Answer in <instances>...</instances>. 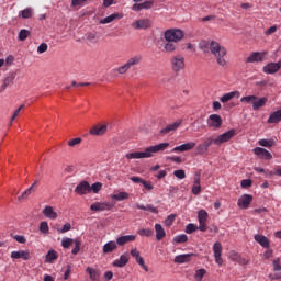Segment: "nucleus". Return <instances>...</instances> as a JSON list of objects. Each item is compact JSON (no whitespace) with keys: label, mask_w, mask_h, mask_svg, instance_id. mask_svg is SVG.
I'll return each mask as SVG.
<instances>
[{"label":"nucleus","mask_w":281,"mask_h":281,"mask_svg":"<svg viewBox=\"0 0 281 281\" xmlns=\"http://www.w3.org/2000/svg\"><path fill=\"white\" fill-rule=\"evenodd\" d=\"M200 49L204 54H211L216 58L217 65L220 67H225L227 65V60H225V56H227V49L223 47L216 41H203L200 43Z\"/></svg>","instance_id":"f257e3e1"},{"label":"nucleus","mask_w":281,"mask_h":281,"mask_svg":"<svg viewBox=\"0 0 281 281\" xmlns=\"http://www.w3.org/2000/svg\"><path fill=\"white\" fill-rule=\"evenodd\" d=\"M170 143H160L158 145L149 146L144 151H134L125 155L127 159H150L155 153H164Z\"/></svg>","instance_id":"f03ea898"},{"label":"nucleus","mask_w":281,"mask_h":281,"mask_svg":"<svg viewBox=\"0 0 281 281\" xmlns=\"http://www.w3.org/2000/svg\"><path fill=\"white\" fill-rule=\"evenodd\" d=\"M207 211L205 210H200L198 212V221H199V225L194 224V223H190L187 224L186 226V234H194V232H196L198 229L200 232H207Z\"/></svg>","instance_id":"7ed1b4c3"},{"label":"nucleus","mask_w":281,"mask_h":281,"mask_svg":"<svg viewBox=\"0 0 281 281\" xmlns=\"http://www.w3.org/2000/svg\"><path fill=\"white\" fill-rule=\"evenodd\" d=\"M241 104H252L254 111H260L267 104V97L258 98L257 95H246L240 99Z\"/></svg>","instance_id":"20e7f679"},{"label":"nucleus","mask_w":281,"mask_h":281,"mask_svg":"<svg viewBox=\"0 0 281 281\" xmlns=\"http://www.w3.org/2000/svg\"><path fill=\"white\" fill-rule=\"evenodd\" d=\"M170 67L173 74H180V71L186 69V57L182 54L171 56Z\"/></svg>","instance_id":"39448f33"},{"label":"nucleus","mask_w":281,"mask_h":281,"mask_svg":"<svg viewBox=\"0 0 281 281\" xmlns=\"http://www.w3.org/2000/svg\"><path fill=\"white\" fill-rule=\"evenodd\" d=\"M183 36H186V34L181 29H168L164 32L165 41H169L171 43H179L180 41H183Z\"/></svg>","instance_id":"423d86ee"},{"label":"nucleus","mask_w":281,"mask_h":281,"mask_svg":"<svg viewBox=\"0 0 281 281\" xmlns=\"http://www.w3.org/2000/svg\"><path fill=\"white\" fill-rule=\"evenodd\" d=\"M213 254H214L216 265H218V267H222V265H223V257H222V255H223V245L220 241L214 243Z\"/></svg>","instance_id":"0eeeda50"},{"label":"nucleus","mask_w":281,"mask_h":281,"mask_svg":"<svg viewBox=\"0 0 281 281\" xmlns=\"http://www.w3.org/2000/svg\"><path fill=\"white\" fill-rule=\"evenodd\" d=\"M234 135H236V130H229V131L218 135L215 138V146H221V144H225L226 142H229V139H232V137H234Z\"/></svg>","instance_id":"6e6552de"},{"label":"nucleus","mask_w":281,"mask_h":281,"mask_svg":"<svg viewBox=\"0 0 281 281\" xmlns=\"http://www.w3.org/2000/svg\"><path fill=\"white\" fill-rule=\"evenodd\" d=\"M269 56V52H255L247 57L246 63H263L265 57Z\"/></svg>","instance_id":"1a4fd4ad"},{"label":"nucleus","mask_w":281,"mask_h":281,"mask_svg":"<svg viewBox=\"0 0 281 281\" xmlns=\"http://www.w3.org/2000/svg\"><path fill=\"white\" fill-rule=\"evenodd\" d=\"M153 25V22L148 19H139L132 23L133 30H148Z\"/></svg>","instance_id":"9d476101"},{"label":"nucleus","mask_w":281,"mask_h":281,"mask_svg":"<svg viewBox=\"0 0 281 281\" xmlns=\"http://www.w3.org/2000/svg\"><path fill=\"white\" fill-rule=\"evenodd\" d=\"M280 69H281V60H279L278 63H268L266 66H263L262 71L263 74L273 75V74H278Z\"/></svg>","instance_id":"9b49d317"},{"label":"nucleus","mask_w":281,"mask_h":281,"mask_svg":"<svg viewBox=\"0 0 281 281\" xmlns=\"http://www.w3.org/2000/svg\"><path fill=\"white\" fill-rule=\"evenodd\" d=\"M111 207H113V205L109 202H94L90 205L92 212H106L111 210Z\"/></svg>","instance_id":"f8f14e48"},{"label":"nucleus","mask_w":281,"mask_h":281,"mask_svg":"<svg viewBox=\"0 0 281 281\" xmlns=\"http://www.w3.org/2000/svg\"><path fill=\"white\" fill-rule=\"evenodd\" d=\"M195 147H196V143L189 142V143H184L182 145L173 147L171 149V153H188V150H192Z\"/></svg>","instance_id":"ddd939ff"},{"label":"nucleus","mask_w":281,"mask_h":281,"mask_svg":"<svg viewBox=\"0 0 281 281\" xmlns=\"http://www.w3.org/2000/svg\"><path fill=\"white\" fill-rule=\"evenodd\" d=\"M207 124L211 128H221L223 119L218 114H211L207 120Z\"/></svg>","instance_id":"4468645a"},{"label":"nucleus","mask_w":281,"mask_h":281,"mask_svg":"<svg viewBox=\"0 0 281 281\" xmlns=\"http://www.w3.org/2000/svg\"><path fill=\"white\" fill-rule=\"evenodd\" d=\"M155 5V2L153 0H147L142 3H135L132 7L133 12H142V10H150Z\"/></svg>","instance_id":"2eb2a0df"},{"label":"nucleus","mask_w":281,"mask_h":281,"mask_svg":"<svg viewBox=\"0 0 281 281\" xmlns=\"http://www.w3.org/2000/svg\"><path fill=\"white\" fill-rule=\"evenodd\" d=\"M75 192L82 196L83 194H89L91 192V184L87 181H81L75 189Z\"/></svg>","instance_id":"dca6fc26"},{"label":"nucleus","mask_w":281,"mask_h":281,"mask_svg":"<svg viewBox=\"0 0 281 281\" xmlns=\"http://www.w3.org/2000/svg\"><path fill=\"white\" fill-rule=\"evenodd\" d=\"M251 201H254V196H251L250 194H244L238 199V207H240L241 210H247V207L251 205Z\"/></svg>","instance_id":"f3484780"},{"label":"nucleus","mask_w":281,"mask_h":281,"mask_svg":"<svg viewBox=\"0 0 281 281\" xmlns=\"http://www.w3.org/2000/svg\"><path fill=\"white\" fill-rule=\"evenodd\" d=\"M252 151L255 155H257V157H259V159H267V160L273 159V155H271L269 150L262 147H256Z\"/></svg>","instance_id":"a211bd4d"},{"label":"nucleus","mask_w":281,"mask_h":281,"mask_svg":"<svg viewBox=\"0 0 281 281\" xmlns=\"http://www.w3.org/2000/svg\"><path fill=\"white\" fill-rule=\"evenodd\" d=\"M36 186H38V180H35L29 189L18 196V201H25L30 199V195L33 194V192H36Z\"/></svg>","instance_id":"6ab92c4d"},{"label":"nucleus","mask_w":281,"mask_h":281,"mask_svg":"<svg viewBox=\"0 0 281 281\" xmlns=\"http://www.w3.org/2000/svg\"><path fill=\"white\" fill-rule=\"evenodd\" d=\"M137 238L136 235H123V236H119L116 238V244L119 245V247H124V245H127V243H133L135 241Z\"/></svg>","instance_id":"aec40b11"},{"label":"nucleus","mask_w":281,"mask_h":281,"mask_svg":"<svg viewBox=\"0 0 281 281\" xmlns=\"http://www.w3.org/2000/svg\"><path fill=\"white\" fill-rule=\"evenodd\" d=\"M42 214L45 216V218H49L50 221H56V218H58V213L54 211V206H45Z\"/></svg>","instance_id":"412c9836"},{"label":"nucleus","mask_w":281,"mask_h":281,"mask_svg":"<svg viewBox=\"0 0 281 281\" xmlns=\"http://www.w3.org/2000/svg\"><path fill=\"white\" fill-rule=\"evenodd\" d=\"M256 243H258L263 249H269L271 247V243L269 241V238L265 235L256 234L254 236Z\"/></svg>","instance_id":"4be33fe9"},{"label":"nucleus","mask_w":281,"mask_h":281,"mask_svg":"<svg viewBox=\"0 0 281 281\" xmlns=\"http://www.w3.org/2000/svg\"><path fill=\"white\" fill-rule=\"evenodd\" d=\"M11 258L13 260H27L30 258V251L29 250H19V251H12Z\"/></svg>","instance_id":"5701e85b"},{"label":"nucleus","mask_w":281,"mask_h":281,"mask_svg":"<svg viewBox=\"0 0 281 281\" xmlns=\"http://www.w3.org/2000/svg\"><path fill=\"white\" fill-rule=\"evenodd\" d=\"M234 98H240V92L239 91L227 92L220 98V102H223V104H225L226 102H229V100H234Z\"/></svg>","instance_id":"b1692460"},{"label":"nucleus","mask_w":281,"mask_h":281,"mask_svg":"<svg viewBox=\"0 0 281 281\" xmlns=\"http://www.w3.org/2000/svg\"><path fill=\"white\" fill-rule=\"evenodd\" d=\"M181 124H183V120H178V121L167 125L165 128H162L160 131V133L168 134V133H170L172 131H177V128H179V126H181Z\"/></svg>","instance_id":"393cba45"},{"label":"nucleus","mask_w":281,"mask_h":281,"mask_svg":"<svg viewBox=\"0 0 281 281\" xmlns=\"http://www.w3.org/2000/svg\"><path fill=\"white\" fill-rule=\"evenodd\" d=\"M128 260H130L128 254H123L120 256L119 259L114 260L112 265L113 267L124 268L125 265H128Z\"/></svg>","instance_id":"a878e982"},{"label":"nucleus","mask_w":281,"mask_h":281,"mask_svg":"<svg viewBox=\"0 0 281 281\" xmlns=\"http://www.w3.org/2000/svg\"><path fill=\"white\" fill-rule=\"evenodd\" d=\"M192 194H201V173H196L194 177Z\"/></svg>","instance_id":"bb28decb"},{"label":"nucleus","mask_w":281,"mask_h":281,"mask_svg":"<svg viewBox=\"0 0 281 281\" xmlns=\"http://www.w3.org/2000/svg\"><path fill=\"white\" fill-rule=\"evenodd\" d=\"M120 19H122V14H120V13H113V14H111V15H109V16H105V18L101 19V20L99 21V23H100L101 25H106V23H113V21H117V20H120Z\"/></svg>","instance_id":"cd10ccee"},{"label":"nucleus","mask_w":281,"mask_h":281,"mask_svg":"<svg viewBox=\"0 0 281 281\" xmlns=\"http://www.w3.org/2000/svg\"><path fill=\"white\" fill-rule=\"evenodd\" d=\"M117 241L110 240L103 246V254H113L117 249Z\"/></svg>","instance_id":"c85d7f7f"},{"label":"nucleus","mask_w":281,"mask_h":281,"mask_svg":"<svg viewBox=\"0 0 281 281\" xmlns=\"http://www.w3.org/2000/svg\"><path fill=\"white\" fill-rule=\"evenodd\" d=\"M155 232H156V240H164L166 238V229L161 224H155Z\"/></svg>","instance_id":"c756f323"},{"label":"nucleus","mask_w":281,"mask_h":281,"mask_svg":"<svg viewBox=\"0 0 281 281\" xmlns=\"http://www.w3.org/2000/svg\"><path fill=\"white\" fill-rule=\"evenodd\" d=\"M194 256L193 254H183V255H178L175 257L173 262L178 265H183L186 262H190V257Z\"/></svg>","instance_id":"7c9ffc66"},{"label":"nucleus","mask_w":281,"mask_h":281,"mask_svg":"<svg viewBox=\"0 0 281 281\" xmlns=\"http://www.w3.org/2000/svg\"><path fill=\"white\" fill-rule=\"evenodd\" d=\"M106 131H108L106 125L93 126L90 130V135H97V136L104 135V133H106Z\"/></svg>","instance_id":"2f4dec72"},{"label":"nucleus","mask_w":281,"mask_h":281,"mask_svg":"<svg viewBox=\"0 0 281 281\" xmlns=\"http://www.w3.org/2000/svg\"><path fill=\"white\" fill-rule=\"evenodd\" d=\"M142 63V55H135L131 57L125 65L131 69L132 67H135L136 65H139Z\"/></svg>","instance_id":"473e14b6"},{"label":"nucleus","mask_w":281,"mask_h":281,"mask_svg":"<svg viewBox=\"0 0 281 281\" xmlns=\"http://www.w3.org/2000/svg\"><path fill=\"white\" fill-rule=\"evenodd\" d=\"M164 52H166L167 54H172L173 52H177V43L166 41L164 45Z\"/></svg>","instance_id":"72a5a7b5"},{"label":"nucleus","mask_w":281,"mask_h":281,"mask_svg":"<svg viewBox=\"0 0 281 281\" xmlns=\"http://www.w3.org/2000/svg\"><path fill=\"white\" fill-rule=\"evenodd\" d=\"M278 122H281V110L271 113L268 119L269 124H278Z\"/></svg>","instance_id":"f704fd0d"},{"label":"nucleus","mask_w":281,"mask_h":281,"mask_svg":"<svg viewBox=\"0 0 281 281\" xmlns=\"http://www.w3.org/2000/svg\"><path fill=\"white\" fill-rule=\"evenodd\" d=\"M86 273L89 274L90 280H92V281H98V280H100V272H99L97 269H93V268H91V267H88V268L86 269Z\"/></svg>","instance_id":"c9c22d12"},{"label":"nucleus","mask_w":281,"mask_h":281,"mask_svg":"<svg viewBox=\"0 0 281 281\" xmlns=\"http://www.w3.org/2000/svg\"><path fill=\"white\" fill-rule=\"evenodd\" d=\"M128 196H130L128 192L122 191V192L111 195V199L113 201H126V199H128Z\"/></svg>","instance_id":"e433bc0d"},{"label":"nucleus","mask_w":281,"mask_h":281,"mask_svg":"<svg viewBox=\"0 0 281 281\" xmlns=\"http://www.w3.org/2000/svg\"><path fill=\"white\" fill-rule=\"evenodd\" d=\"M16 78V76H14V74H9L2 83V89L5 90L8 89L9 85H12L14 82V79Z\"/></svg>","instance_id":"4c0bfd02"},{"label":"nucleus","mask_w":281,"mask_h":281,"mask_svg":"<svg viewBox=\"0 0 281 281\" xmlns=\"http://www.w3.org/2000/svg\"><path fill=\"white\" fill-rule=\"evenodd\" d=\"M58 259V252L54 249L48 250V252L46 254L45 257V262H52L53 260H57Z\"/></svg>","instance_id":"58836bf2"},{"label":"nucleus","mask_w":281,"mask_h":281,"mask_svg":"<svg viewBox=\"0 0 281 281\" xmlns=\"http://www.w3.org/2000/svg\"><path fill=\"white\" fill-rule=\"evenodd\" d=\"M75 243H76V239L65 237L61 239V247L64 249H69V247H71V245H74Z\"/></svg>","instance_id":"ea45409f"},{"label":"nucleus","mask_w":281,"mask_h":281,"mask_svg":"<svg viewBox=\"0 0 281 281\" xmlns=\"http://www.w3.org/2000/svg\"><path fill=\"white\" fill-rule=\"evenodd\" d=\"M258 144L259 146H263V148H271V146L276 144V140L262 138V139H259Z\"/></svg>","instance_id":"a19ab883"},{"label":"nucleus","mask_w":281,"mask_h":281,"mask_svg":"<svg viewBox=\"0 0 281 281\" xmlns=\"http://www.w3.org/2000/svg\"><path fill=\"white\" fill-rule=\"evenodd\" d=\"M207 147L204 146V144L201 142L196 147H195V155H207Z\"/></svg>","instance_id":"79ce46f5"},{"label":"nucleus","mask_w":281,"mask_h":281,"mask_svg":"<svg viewBox=\"0 0 281 281\" xmlns=\"http://www.w3.org/2000/svg\"><path fill=\"white\" fill-rule=\"evenodd\" d=\"M128 66L126 64H124L123 66L119 67V68H114L112 70V74H120L121 76H124V74H126L128 71Z\"/></svg>","instance_id":"37998d69"},{"label":"nucleus","mask_w":281,"mask_h":281,"mask_svg":"<svg viewBox=\"0 0 281 281\" xmlns=\"http://www.w3.org/2000/svg\"><path fill=\"white\" fill-rule=\"evenodd\" d=\"M205 273H207V270H205L204 268L196 270L194 274L195 280L196 281L203 280V277L205 276Z\"/></svg>","instance_id":"c03bdc74"},{"label":"nucleus","mask_w":281,"mask_h":281,"mask_svg":"<svg viewBox=\"0 0 281 281\" xmlns=\"http://www.w3.org/2000/svg\"><path fill=\"white\" fill-rule=\"evenodd\" d=\"M202 143L204 144L206 149L210 150V146H212V144H214L216 146V138H212V136H210V137H206L205 139H203Z\"/></svg>","instance_id":"a18cd8bd"},{"label":"nucleus","mask_w":281,"mask_h":281,"mask_svg":"<svg viewBox=\"0 0 281 281\" xmlns=\"http://www.w3.org/2000/svg\"><path fill=\"white\" fill-rule=\"evenodd\" d=\"M27 36H30V31H29V30H25V29H22V30L19 32L18 38H19V41H26V40H27Z\"/></svg>","instance_id":"49530a36"},{"label":"nucleus","mask_w":281,"mask_h":281,"mask_svg":"<svg viewBox=\"0 0 281 281\" xmlns=\"http://www.w3.org/2000/svg\"><path fill=\"white\" fill-rule=\"evenodd\" d=\"M173 241L181 244V243H188V235L181 234L173 237Z\"/></svg>","instance_id":"de8ad7c7"},{"label":"nucleus","mask_w":281,"mask_h":281,"mask_svg":"<svg viewBox=\"0 0 281 281\" xmlns=\"http://www.w3.org/2000/svg\"><path fill=\"white\" fill-rule=\"evenodd\" d=\"M40 232L42 234H49V224H47L46 221L41 222V224H40Z\"/></svg>","instance_id":"09e8293b"},{"label":"nucleus","mask_w":281,"mask_h":281,"mask_svg":"<svg viewBox=\"0 0 281 281\" xmlns=\"http://www.w3.org/2000/svg\"><path fill=\"white\" fill-rule=\"evenodd\" d=\"M175 218H177V215H175V214L168 215L167 218L164 222L166 227L172 226V224L175 223Z\"/></svg>","instance_id":"8fccbe9b"},{"label":"nucleus","mask_w":281,"mask_h":281,"mask_svg":"<svg viewBox=\"0 0 281 281\" xmlns=\"http://www.w3.org/2000/svg\"><path fill=\"white\" fill-rule=\"evenodd\" d=\"M102 190V183L101 182H95L92 186H90V192L92 191L94 194H98Z\"/></svg>","instance_id":"3c124183"},{"label":"nucleus","mask_w":281,"mask_h":281,"mask_svg":"<svg viewBox=\"0 0 281 281\" xmlns=\"http://www.w3.org/2000/svg\"><path fill=\"white\" fill-rule=\"evenodd\" d=\"M33 12L34 11L32 10V8H26L22 10V19H32Z\"/></svg>","instance_id":"603ef678"},{"label":"nucleus","mask_w":281,"mask_h":281,"mask_svg":"<svg viewBox=\"0 0 281 281\" xmlns=\"http://www.w3.org/2000/svg\"><path fill=\"white\" fill-rule=\"evenodd\" d=\"M139 236H146L147 238L153 236V229L150 228H142L138 231Z\"/></svg>","instance_id":"864d4df0"},{"label":"nucleus","mask_w":281,"mask_h":281,"mask_svg":"<svg viewBox=\"0 0 281 281\" xmlns=\"http://www.w3.org/2000/svg\"><path fill=\"white\" fill-rule=\"evenodd\" d=\"M173 177H177V179H186V170L183 169H178L173 171Z\"/></svg>","instance_id":"5fc2aeb1"},{"label":"nucleus","mask_w":281,"mask_h":281,"mask_svg":"<svg viewBox=\"0 0 281 281\" xmlns=\"http://www.w3.org/2000/svg\"><path fill=\"white\" fill-rule=\"evenodd\" d=\"M13 240H16L20 245H25V243H27V239L23 235H14Z\"/></svg>","instance_id":"6e6d98bb"},{"label":"nucleus","mask_w":281,"mask_h":281,"mask_svg":"<svg viewBox=\"0 0 281 281\" xmlns=\"http://www.w3.org/2000/svg\"><path fill=\"white\" fill-rule=\"evenodd\" d=\"M75 247L72 248L71 250V254H74V256L78 255V252L80 251V240L79 239H75V243H74Z\"/></svg>","instance_id":"4d7b16f0"},{"label":"nucleus","mask_w":281,"mask_h":281,"mask_svg":"<svg viewBox=\"0 0 281 281\" xmlns=\"http://www.w3.org/2000/svg\"><path fill=\"white\" fill-rule=\"evenodd\" d=\"M167 161H173V164H182L183 158H181L179 156H168Z\"/></svg>","instance_id":"13d9d810"},{"label":"nucleus","mask_w":281,"mask_h":281,"mask_svg":"<svg viewBox=\"0 0 281 281\" xmlns=\"http://www.w3.org/2000/svg\"><path fill=\"white\" fill-rule=\"evenodd\" d=\"M137 265H139V267H142L145 271H148V266L146 265V262L144 261V257H138L136 259Z\"/></svg>","instance_id":"bf43d9fd"},{"label":"nucleus","mask_w":281,"mask_h":281,"mask_svg":"<svg viewBox=\"0 0 281 281\" xmlns=\"http://www.w3.org/2000/svg\"><path fill=\"white\" fill-rule=\"evenodd\" d=\"M47 43L40 44V46L37 47V54H45V52H47Z\"/></svg>","instance_id":"052dcab7"},{"label":"nucleus","mask_w":281,"mask_h":281,"mask_svg":"<svg viewBox=\"0 0 281 281\" xmlns=\"http://www.w3.org/2000/svg\"><path fill=\"white\" fill-rule=\"evenodd\" d=\"M278 32V26H270L267 31H265L266 36H271V34H276Z\"/></svg>","instance_id":"680f3d73"},{"label":"nucleus","mask_w":281,"mask_h":281,"mask_svg":"<svg viewBox=\"0 0 281 281\" xmlns=\"http://www.w3.org/2000/svg\"><path fill=\"white\" fill-rule=\"evenodd\" d=\"M71 231V224L66 223L58 232L60 234H67V232Z\"/></svg>","instance_id":"e2e57ef3"},{"label":"nucleus","mask_w":281,"mask_h":281,"mask_svg":"<svg viewBox=\"0 0 281 281\" xmlns=\"http://www.w3.org/2000/svg\"><path fill=\"white\" fill-rule=\"evenodd\" d=\"M82 142V138H72L68 142V146L74 147L78 146Z\"/></svg>","instance_id":"0e129e2a"},{"label":"nucleus","mask_w":281,"mask_h":281,"mask_svg":"<svg viewBox=\"0 0 281 281\" xmlns=\"http://www.w3.org/2000/svg\"><path fill=\"white\" fill-rule=\"evenodd\" d=\"M251 183H252V181H251V179H244V180H241V188H251Z\"/></svg>","instance_id":"69168bd1"},{"label":"nucleus","mask_w":281,"mask_h":281,"mask_svg":"<svg viewBox=\"0 0 281 281\" xmlns=\"http://www.w3.org/2000/svg\"><path fill=\"white\" fill-rule=\"evenodd\" d=\"M131 257L135 258V260H137L142 256L139 255V250H137V248H134V249L131 250Z\"/></svg>","instance_id":"338daca9"},{"label":"nucleus","mask_w":281,"mask_h":281,"mask_svg":"<svg viewBox=\"0 0 281 281\" xmlns=\"http://www.w3.org/2000/svg\"><path fill=\"white\" fill-rule=\"evenodd\" d=\"M273 269L274 271H281V265H280L279 258L273 261Z\"/></svg>","instance_id":"774afa93"}]
</instances>
